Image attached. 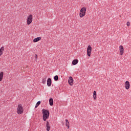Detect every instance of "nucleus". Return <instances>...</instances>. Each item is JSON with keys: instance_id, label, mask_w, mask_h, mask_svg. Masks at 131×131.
Here are the masks:
<instances>
[{"instance_id": "obj_18", "label": "nucleus", "mask_w": 131, "mask_h": 131, "mask_svg": "<svg viewBox=\"0 0 131 131\" xmlns=\"http://www.w3.org/2000/svg\"><path fill=\"white\" fill-rule=\"evenodd\" d=\"M58 79H59V77L58 76V75H56L54 77V80H55V81H58Z\"/></svg>"}, {"instance_id": "obj_15", "label": "nucleus", "mask_w": 131, "mask_h": 131, "mask_svg": "<svg viewBox=\"0 0 131 131\" xmlns=\"http://www.w3.org/2000/svg\"><path fill=\"white\" fill-rule=\"evenodd\" d=\"M77 63H78V59H74L72 61L73 65H76V64H77Z\"/></svg>"}, {"instance_id": "obj_9", "label": "nucleus", "mask_w": 131, "mask_h": 131, "mask_svg": "<svg viewBox=\"0 0 131 131\" xmlns=\"http://www.w3.org/2000/svg\"><path fill=\"white\" fill-rule=\"evenodd\" d=\"M51 85H52V79L50 78H49L47 80V85L48 86H51Z\"/></svg>"}, {"instance_id": "obj_3", "label": "nucleus", "mask_w": 131, "mask_h": 131, "mask_svg": "<svg viewBox=\"0 0 131 131\" xmlns=\"http://www.w3.org/2000/svg\"><path fill=\"white\" fill-rule=\"evenodd\" d=\"M23 111H24L23 106H22L21 104H19L18 105L17 109V113L18 114H22V113H23Z\"/></svg>"}, {"instance_id": "obj_21", "label": "nucleus", "mask_w": 131, "mask_h": 131, "mask_svg": "<svg viewBox=\"0 0 131 131\" xmlns=\"http://www.w3.org/2000/svg\"><path fill=\"white\" fill-rule=\"evenodd\" d=\"M130 23H129V21L127 22V26H129Z\"/></svg>"}, {"instance_id": "obj_14", "label": "nucleus", "mask_w": 131, "mask_h": 131, "mask_svg": "<svg viewBox=\"0 0 131 131\" xmlns=\"http://www.w3.org/2000/svg\"><path fill=\"white\" fill-rule=\"evenodd\" d=\"M3 78H4V72H1L0 73V81L3 80Z\"/></svg>"}, {"instance_id": "obj_23", "label": "nucleus", "mask_w": 131, "mask_h": 131, "mask_svg": "<svg viewBox=\"0 0 131 131\" xmlns=\"http://www.w3.org/2000/svg\"><path fill=\"white\" fill-rule=\"evenodd\" d=\"M38 106V105H37V104H36V105H35V108H37V106Z\"/></svg>"}, {"instance_id": "obj_17", "label": "nucleus", "mask_w": 131, "mask_h": 131, "mask_svg": "<svg viewBox=\"0 0 131 131\" xmlns=\"http://www.w3.org/2000/svg\"><path fill=\"white\" fill-rule=\"evenodd\" d=\"M93 98L94 100H96V99H97V92H96V91H94L93 92Z\"/></svg>"}, {"instance_id": "obj_7", "label": "nucleus", "mask_w": 131, "mask_h": 131, "mask_svg": "<svg viewBox=\"0 0 131 131\" xmlns=\"http://www.w3.org/2000/svg\"><path fill=\"white\" fill-rule=\"evenodd\" d=\"M125 88L126 90H129V88H130V84H129V82L128 81H126L125 82Z\"/></svg>"}, {"instance_id": "obj_22", "label": "nucleus", "mask_w": 131, "mask_h": 131, "mask_svg": "<svg viewBox=\"0 0 131 131\" xmlns=\"http://www.w3.org/2000/svg\"><path fill=\"white\" fill-rule=\"evenodd\" d=\"M35 61H36V59H37V54H35Z\"/></svg>"}, {"instance_id": "obj_10", "label": "nucleus", "mask_w": 131, "mask_h": 131, "mask_svg": "<svg viewBox=\"0 0 131 131\" xmlns=\"http://www.w3.org/2000/svg\"><path fill=\"white\" fill-rule=\"evenodd\" d=\"M46 127H47V131H50V129L51 128V126H50V122H49V121L47 122Z\"/></svg>"}, {"instance_id": "obj_5", "label": "nucleus", "mask_w": 131, "mask_h": 131, "mask_svg": "<svg viewBox=\"0 0 131 131\" xmlns=\"http://www.w3.org/2000/svg\"><path fill=\"white\" fill-rule=\"evenodd\" d=\"M91 54H92V47L89 45L87 48V55L88 57H91Z\"/></svg>"}, {"instance_id": "obj_20", "label": "nucleus", "mask_w": 131, "mask_h": 131, "mask_svg": "<svg viewBox=\"0 0 131 131\" xmlns=\"http://www.w3.org/2000/svg\"><path fill=\"white\" fill-rule=\"evenodd\" d=\"M37 105H38V106H39V105H40V101H38L36 103Z\"/></svg>"}, {"instance_id": "obj_8", "label": "nucleus", "mask_w": 131, "mask_h": 131, "mask_svg": "<svg viewBox=\"0 0 131 131\" xmlns=\"http://www.w3.org/2000/svg\"><path fill=\"white\" fill-rule=\"evenodd\" d=\"M68 82L70 85H73V78H72V77H69Z\"/></svg>"}, {"instance_id": "obj_13", "label": "nucleus", "mask_w": 131, "mask_h": 131, "mask_svg": "<svg viewBox=\"0 0 131 131\" xmlns=\"http://www.w3.org/2000/svg\"><path fill=\"white\" fill-rule=\"evenodd\" d=\"M66 126H67L68 129L70 127L69 121L68 119H66Z\"/></svg>"}, {"instance_id": "obj_19", "label": "nucleus", "mask_w": 131, "mask_h": 131, "mask_svg": "<svg viewBox=\"0 0 131 131\" xmlns=\"http://www.w3.org/2000/svg\"><path fill=\"white\" fill-rule=\"evenodd\" d=\"M46 82H47V79L46 78L42 79V83L45 84L46 83Z\"/></svg>"}, {"instance_id": "obj_2", "label": "nucleus", "mask_w": 131, "mask_h": 131, "mask_svg": "<svg viewBox=\"0 0 131 131\" xmlns=\"http://www.w3.org/2000/svg\"><path fill=\"white\" fill-rule=\"evenodd\" d=\"M86 12V8L85 7L82 8L80 11L79 16L80 18H82L85 16V12Z\"/></svg>"}, {"instance_id": "obj_16", "label": "nucleus", "mask_w": 131, "mask_h": 131, "mask_svg": "<svg viewBox=\"0 0 131 131\" xmlns=\"http://www.w3.org/2000/svg\"><path fill=\"white\" fill-rule=\"evenodd\" d=\"M5 50V48L4 47H2L1 49H0V56L1 55H3V52H4V50Z\"/></svg>"}, {"instance_id": "obj_6", "label": "nucleus", "mask_w": 131, "mask_h": 131, "mask_svg": "<svg viewBox=\"0 0 131 131\" xmlns=\"http://www.w3.org/2000/svg\"><path fill=\"white\" fill-rule=\"evenodd\" d=\"M120 55L122 56L124 53V49L123 48V46L120 45L119 47Z\"/></svg>"}, {"instance_id": "obj_4", "label": "nucleus", "mask_w": 131, "mask_h": 131, "mask_svg": "<svg viewBox=\"0 0 131 131\" xmlns=\"http://www.w3.org/2000/svg\"><path fill=\"white\" fill-rule=\"evenodd\" d=\"M33 20V17L32 14H30L27 18V23L28 25H30L31 23H32V21Z\"/></svg>"}, {"instance_id": "obj_1", "label": "nucleus", "mask_w": 131, "mask_h": 131, "mask_svg": "<svg viewBox=\"0 0 131 131\" xmlns=\"http://www.w3.org/2000/svg\"><path fill=\"white\" fill-rule=\"evenodd\" d=\"M43 120L46 121L47 119H49L50 116V112L48 110L43 109L42 110Z\"/></svg>"}, {"instance_id": "obj_11", "label": "nucleus", "mask_w": 131, "mask_h": 131, "mask_svg": "<svg viewBox=\"0 0 131 131\" xmlns=\"http://www.w3.org/2000/svg\"><path fill=\"white\" fill-rule=\"evenodd\" d=\"M41 39V37H38L37 38H35V39H33V42H37V41H39Z\"/></svg>"}, {"instance_id": "obj_12", "label": "nucleus", "mask_w": 131, "mask_h": 131, "mask_svg": "<svg viewBox=\"0 0 131 131\" xmlns=\"http://www.w3.org/2000/svg\"><path fill=\"white\" fill-rule=\"evenodd\" d=\"M49 104L50 106H53V105H54V99H53V98H50L49 99Z\"/></svg>"}]
</instances>
